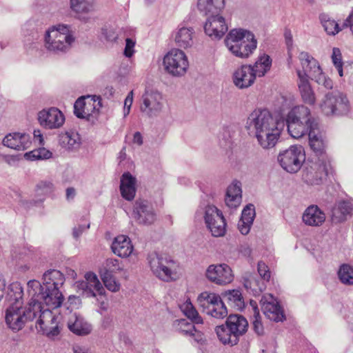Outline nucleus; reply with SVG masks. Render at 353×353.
Instances as JSON below:
<instances>
[{
    "label": "nucleus",
    "mask_w": 353,
    "mask_h": 353,
    "mask_svg": "<svg viewBox=\"0 0 353 353\" xmlns=\"http://www.w3.org/2000/svg\"><path fill=\"white\" fill-rule=\"evenodd\" d=\"M285 125L283 119L274 118L267 109H256L248 116L246 128L254 133L259 145L264 149L273 148Z\"/></svg>",
    "instance_id": "nucleus-1"
},
{
    "label": "nucleus",
    "mask_w": 353,
    "mask_h": 353,
    "mask_svg": "<svg viewBox=\"0 0 353 353\" xmlns=\"http://www.w3.org/2000/svg\"><path fill=\"white\" fill-rule=\"evenodd\" d=\"M12 288H15L14 302L6 311V322L8 326L12 330L19 331L29 321L37 318V311L34 304L30 301L26 307H22L23 290L19 285Z\"/></svg>",
    "instance_id": "nucleus-2"
},
{
    "label": "nucleus",
    "mask_w": 353,
    "mask_h": 353,
    "mask_svg": "<svg viewBox=\"0 0 353 353\" xmlns=\"http://www.w3.org/2000/svg\"><path fill=\"white\" fill-rule=\"evenodd\" d=\"M228 50L236 57L249 58L257 47V40L250 30L243 28L231 30L225 39Z\"/></svg>",
    "instance_id": "nucleus-3"
},
{
    "label": "nucleus",
    "mask_w": 353,
    "mask_h": 353,
    "mask_svg": "<svg viewBox=\"0 0 353 353\" xmlns=\"http://www.w3.org/2000/svg\"><path fill=\"white\" fill-rule=\"evenodd\" d=\"M27 285L28 293L31 296L30 302L34 304L37 312L44 307L43 303L50 310L61 306L63 296L59 289L43 288L37 280H30Z\"/></svg>",
    "instance_id": "nucleus-4"
},
{
    "label": "nucleus",
    "mask_w": 353,
    "mask_h": 353,
    "mask_svg": "<svg viewBox=\"0 0 353 353\" xmlns=\"http://www.w3.org/2000/svg\"><path fill=\"white\" fill-rule=\"evenodd\" d=\"M74 41L68 26L59 24L49 28L44 35V47L50 52L59 54L67 52Z\"/></svg>",
    "instance_id": "nucleus-5"
},
{
    "label": "nucleus",
    "mask_w": 353,
    "mask_h": 353,
    "mask_svg": "<svg viewBox=\"0 0 353 353\" xmlns=\"http://www.w3.org/2000/svg\"><path fill=\"white\" fill-rule=\"evenodd\" d=\"M148 260L151 271L159 279L170 282L178 279L176 263L169 256L153 252L148 255Z\"/></svg>",
    "instance_id": "nucleus-6"
},
{
    "label": "nucleus",
    "mask_w": 353,
    "mask_h": 353,
    "mask_svg": "<svg viewBox=\"0 0 353 353\" xmlns=\"http://www.w3.org/2000/svg\"><path fill=\"white\" fill-rule=\"evenodd\" d=\"M196 217L203 216L208 229L215 237L223 236L226 232V222L222 214L216 206L208 205L200 208L196 212Z\"/></svg>",
    "instance_id": "nucleus-7"
},
{
    "label": "nucleus",
    "mask_w": 353,
    "mask_h": 353,
    "mask_svg": "<svg viewBox=\"0 0 353 353\" xmlns=\"http://www.w3.org/2000/svg\"><path fill=\"white\" fill-rule=\"evenodd\" d=\"M320 107L326 116H344L350 111V104L347 96L339 92L325 94Z\"/></svg>",
    "instance_id": "nucleus-8"
},
{
    "label": "nucleus",
    "mask_w": 353,
    "mask_h": 353,
    "mask_svg": "<svg viewBox=\"0 0 353 353\" xmlns=\"http://www.w3.org/2000/svg\"><path fill=\"white\" fill-rule=\"evenodd\" d=\"M163 65L165 71L174 77L184 76L189 68L188 58L181 49L173 48L163 57Z\"/></svg>",
    "instance_id": "nucleus-9"
},
{
    "label": "nucleus",
    "mask_w": 353,
    "mask_h": 353,
    "mask_svg": "<svg viewBox=\"0 0 353 353\" xmlns=\"http://www.w3.org/2000/svg\"><path fill=\"white\" fill-rule=\"evenodd\" d=\"M197 301L203 311L214 318L223 319L228 315L227 307L221 296L215 293L203 292L199 295Z\"/></svg>",
    "instance_id": "nucleus-10"
},
{
    "label": "nucleus",
    "mask_w": 353,
    "mask_h": 353,
    "mask_svg": "<svg viewBox=\"0 0 353 353\" xmlns=\"http://www.w3.org/2000/svg\"><path fill=\"white\" fill-rule=\"evenodd\" d=\"M305 159L304 150L301 145H292L278 155L279 164L283 170L290 173L297 172Z\"/></svg>",
    "instance_id": "nucleus-11"
},
{
    "label": "nucleus",
    "mask_w": 353,
    "mask_h": 353,
    "mask_svg": "<svg viewBox=\"0 0 353 353\" xmlns=\"http://www.w3.org/2000/svg\"><path fill=\"white\" fill-rule=\"evenodd\" d=\"M331 170L330 162L327 159L318 158L306 168L303 178L311 185H318L326 179Z\"/></svg>",
    "instance_id": "nucleus-12"
},
{
    "label": "nucleus",
    "mask_w": 353,
    "mask_h": 353,
    "mask_svg": "<svg viewBox=\"0 0 353 353\" xmlns=\"http://www.w3.org/2000/svg\"><path fill=\"white\" fill-rule=\"evenodd\" d=\"M132 216L139 225H150L157 219V214L152 205L147 200L139 199L135 201Z\"/></svg>",
    "instance_id": "nucleus-13"
},
{
    "label": "nucleus",
    "mask_w": 353,
    "mask_h": 353,
    "mask_svg": "<svg viewBox=\"0 0 353 353\" xmlns=\"http://www.w3.org/2000/svg\"><path fill=\"white\" fill-rule=\"evenodd\" d=\"M205 275L210 282L218 285H225L234 279L231 268L225 263L210 265Z\"/></svg>",
    "instance_id": "nucleus-14"
},
{
    "label": "nucleus",
    "mask_w": 353,
    "mask_h": 353,
    "mask_svg": "<svg viewBox=\"0 0 353 353\" xmlns=\"http://www.w3.org/2000/svg\"><path fill=\"white\" fill-rule=\"evenodd\" d=\"M163 98L160 92L146 90L141 98V112L149 117L157 116L163 108Z\"/></svg>",
    "instance_id": "nucleus-15"
},
{
    "label": "nucleus",
    "mask_w": 353,
    "mask_h": 353,
    "mask_svg": "<svg viewBox=\"0 0 353 353\" xmlns=\"http://www.w3.org/2000/svg\"><path fill=\"white\" fill-rule=\"evenodd\" d=\"M85 280L78 281L75 283L77 291L86 297H96L103 295L105 290L97 276L93 272H87L84 276Z\"/></svg>",
    "instance_id": "nucleus-16"
},
{
    "label": "nucleus",
    "mask_w": 353,
    "mask_h": 353,
    "mask_svg": "<svg viewBox=\"0 0 353 353\" xmlns=\"http://www.w3.org/2000/svg\"><path fill=\"white\" fill-rule=\"evenodd\" d=\"M37 316L39 319L37 321V327L38 328L39 326L43 334L49 337H53L59 334V316L54 314L50 309L41 307V311L37 312Z\"/></svg>",
    "instance_id": "nucleus-17"
},
{
    "label": "nucleus",
    "mask_w": 353,
    "mask_h": 353,
    "mask_svg": "<svg viewBox=\"0 0 353 353\" xmlns=\"http://www.w3.org/2000/svg\"><path fill=\"white\" fill-rule=\"evenodd\" d=\"M38 121L46 129H58L63 125L65 117L58 108L52 107L39 112Z\"/></svg>",
    "instance_id": "nucleus-18"
},
{
    "label": "nucleus",
    "mask_w": 353,
    "mask_h": 353,
    "mask_svg": "<svg viewBox=\"0 0 353 353\" xmlns=\"http://www.w3.org/2000/svg\"><path fill=\"white\" fill-rule=\"evenodd\" d=\"M224 17L219 14L210 16L204 25L205 33L212 39H220L228 31Z\"/></svg>",
    "instance_id": "nucleus-19"
},
{
    "label": "nucleus",
    "mask_w": 353,
    "mask_h": 353,
    "mask_svg": "<svg viewBox=\"0 0 353 353\" xmlns=\"http://www.w3.org/2000/svg\"><path fill=\"white\" fill-rule=\"evenodd\" d=\"M261 309L265 316L271 321H282L285 318L278 301L270 294H265L261 299Z\"/></svg>",
    "instance_id": "nucleus-20"
},
{
    "label": "nucleus",
    "mask_w": 353,
    "mask_h": 353,
    "mask_svg": "<svg viewBox=\"0 0 353 353\" xmlns=\"http://www.w3.org/2000/svg\"><path fill=\"white\" fill-rule=\"evenodd\" d=\"M252 65H242L234 70L232 74V82L239 89L250 87L255 81L256 77Z\"/></svg>",
    "instance_id": "nucleus-21"
},
{
    "label": "nucleus",
    "mask_w": 353,
    "mask_h": 353,
    "mask_svg": "<svg viewBox=\"0 0 353 353\" xmlns=\"http://www.w3.org/2000/svg\"><path fill=\"white\" fill-rule=\"evenodd\" d=\"M299 59L302 67V74L307 79L310 78L314 80L318 75H320L322 69L319 63L307 52H301L299 54Z\"/></svg>",
    "instance_id": "nucleus-22"
},
{
    "label": "nucleus",
    "mask_w": 353,
    "mask_h": 353,
    "mask_svg": "<svg viewBox=\"0 0 353 353\" xmlns=\"http://www.w3.org/2000/svg\"><path fill=\"white\" fill-rule=\"evenodd\" d=\"M3 144L16 150H25L31 145V137L26 133H10L3 139Z\"/></svg>",
    "instance_id": "nucleus-23"
},
{
    "label": "nucleus",
    "mask_w": 353,
    "mask_h": 353,
    "mask_svg": "<svg viewBox=\"0 0 353 353\" xmlns=\"http://www.w3.org/2000/svg\"><path fill=\"white\" fill-rule=\"evenodd\" d=\"M174 41L179 49H188L194 46L195 31L192 27H179L173 34Z\"/></svg>",
    "instance_id": "nucleus-24"
},
{
    "label": "nucleus",
    "mask_w": 353,
    "mask_h": 353,
    "mask_svg": "<svg viewBox=\"0 0 353 353\" xmlns=\"http://www.w3.org/2000/svg\"><path fill=\"white\" fill-rule=\"evenodd\" d=\"M67 325L68 329L76 335H87L92 331V325L77 313L70 314Z\"/></svg>",
    "instance_id": "nucleus-25"
},
{
    "label": "nucleus",
    "mask_w": 353,
    "mask_h": 353,
    "mask_svg": "<svg viewBox=\"0 0 353 353\" xmlns=\"http://www.w3.org/2000/svg\"><path fill=\"white\" fill-rule=\"evenodd\" d=\"M325 218V214L316 205L308 206L302 216L303 222L307 225L313 227L322 225Z\"/></svg>",
    "instance_id": "nucleus-26"
},
{
    "label": "nucleus",
    "mask_w": 353,
    "mask_h": 353,
    "mask_svg": "<svg viewBox=\"0 0 353 353\" xmlns=\"http://www.w3.org/2000/svg\"><path fill=\"white\" fill-rule=\"evenodd\" d=\"M285 123L289 134L294 139L301 138L307 134L309 135V132L312 130H316L318 125L317 122L307 123L288 119H286Z\"/></svg>",
    "instance_id": "nucleus-27"
},
{
    "label": "nucleus",
    "mask_w": 353,
    "mask_h": 353,
    "mask_svg": "<svg viewBox=\"0 0 353 353\" xmlns=\"http://www.w3.org/2000/svg\"><path fill=\"white\" fill-rule=\"evenodd\" d=\"M111 249L118 256L126 258L132 254L133 245L128 236L119 235L113 240Z\"/></svg>",
    "instance_id": "nucleus-28"
},
{
    "label": "nucleus",
    "mask_w": 353,
    "mask_h": 353,
    "mask_svg": "<svg viewBox=\"0 0 353 353\" xmlns=\"http://www.w3.org/2000/svg\"><path fill=\"white\" fill-rule=\"evenodd\" d=\"M353 205L347 201L336 202L332 209V220L334 223H341L347 220V216L351 215Z\"/></svg>",
    "instance_id": "nucleus-29"
},
{
    "label": "nucleus",
    "mask_w": 353,
    "mask_h": 353,
    "mask_svg": "<svg viewBox=\"0 0 353 353\" xmlns=\"http://www.w3.org/2000/svg\"><path fill=\"white\" fill-rule=\"evenodd\" d=\"M136 178L130 172H124L121 177L120 191L121 196L128 201L132 200L136 194Z\"/></svg>",
    "instance_id": "nucleus-30"
},
{
    "label": "nucleus",
    "mask_w": 353,
    "mask_h": 353,
    "mask_svg": "<svg viewBox=\"0 0 353 353\" xmlns=\"http://www.w3.org/2000/svg\"><path fill=\"white\" fill-rule=\"evenodd\" d=\"M309 143L311 149L319 158L327 159L325 154V142L319 132V128L309 132Z\"/></svg>",
    "instance_id": "nucleus-31"
},
{
    "label": "nucleus",
    "mask_w": 353,
    "mask_h": 353,
    "mask_svg": "<svg viewBox=\"0 0 353 353\" xmlns=\"http://www.w3.org/2000/svg\"><path fill=\"white\" fill-rule=\"evenodd\" d=\"M296 72L299 77L298 86L302 99L307 104L314 105L316 98L309 80L302 74L301 70H297Z\"/></svg>",
    "instance_id": "nucleus-32"
},
{
    "label": "nucleus",
    "mask_w": 353,
    "mask_h": 353,
    "mask_svg": "<svg viewBox=\"0 0 353 353\" xmlns=\"http://www.w3.org/2000/svg\"><path fill=\"white\" fill-rule=\"evenodd\" d=\"M95 110L94 101H86L84 97L79 98L74 104V113L78 118L88 119Z\"/></svg>",
    "instance_id": "nucleus-33"
},
{
    "label": "nucleus",
    "mask_w": 353,
    "mask_h": 353,
    "mask_svg": "<svg viewBox=\"0 0 353 353\" xmlns=\"http://www.w3.org/2000/svg\"><path fill=\"white\" fill-rule=\"evenodd\" d=\"M225 323L230 327V332L236 335L239 339L240 336L246 332L248 327L247 320L239 314L230 315Z\"/></svg>",
    "instance_id": "nucleus-34"
},
{
    "label": "nucleus",
    "mask_w": 353,
    "mask_h": 353,
    "mask_svg": "<svg viewBox=\"0 0 353 353\" xmlns=\"http://www.w3.org/2000/svg\"><path fill=\"white\" fill-rule=\"evenodd\" d=\"M65 278L63 274L59 270H50L43 275V288L59 289L63 284Z\"/></svg>",
    "instance_id": "nucleus-35"
},
{
    "label": "nucleus",
    "mask_w": 353,
    "mask_h": 353,
    "mask_svg": "<svg viewBox=\"0 0 353 353\" xmlns=\"http://www.w3.org/2000/svg\"><path fill=\"white\" fill-rule=\"evenodd\" d=\"M225 0H198L197 8L203 14H219L225 7Z\"/></svg>",
    "instance_id": "nucleus-36"
},
{
    "label": "nucleus",
    "mask_w": 353,
    "mask_h": 353,
    "mask_svg": "<svg viewBox=\"0 0 353 353\" xmlns=\"http://www.w3.org/2000/svg\"><path fill=\"white\" fill-rule=\"evenodd\" d=\"M287 119L295 121L312 123L316 122L310 114V110L304 105H298L294 107L288 114Z\"/></svg>",
    "instance_id": "nucleus-37"
},
{
    "label": "nucleus",
    "mask_w": 353,
    "mask_h": 353,
    "mask_svg": "<svg viewBox=\"0 0 353 353\" xmlns=\"http://www.w3.org/2000/svg\"><path fill=\"white\" fill-rule=\"evenodd\" d=\"M59 143L62 148L67 150H74L79 148L81 139L76 132H65L59 135Z\"/></svg>",
    "instance_id": "nucleus-38"
},
{
    "label": "nucleus",
    "mask_w": 353,
    "mask_h": 353,
    "mask_svg": "<svg viewBox=\"0 0 353 353\" xmlns=\"http://www.w3.org/2000/svg\"><path fill=\"white\" fill-rule=\"evenodd\" d=\"M272 65V59L268 54H263L259 56L252 68L254 72V74L256 77H263L270 70Z\"/></svg>",
    "instance_id": "nucleus-39"
},
{
    "label": "nucleus",
    "mask_w": 353,
    "mask_h": 353,
    "mask_svg": "<svg viewBox=\"0 0 353 353\" xmlns=\"http://www.w3.org/2000/svg\"><path fill=\"white\" fill-rule=\"evenodd\" d=\"M215 332L219 341L224 345L232 346L239 342V339L236 335L230 332V327L226 324L216 326Z\"/></svg>",
    "instance_id": "nucleus-40"
},
{
    "label": "nucleus",
    "mask_w": 353,
    "mask_h": 353,
    "mask_svg": "<svg viewBox=\"0 0 353 353\" xmlns=\"http://www.w3.org/2000/svg\"><path fill=\"white\" fill-rule=\"evenodd\" d=\"M96 0H70L72 11L77 14H85L92 12Z\"/></svg>",
    "instance_id": "nucleus-41"
},
{
    "label": "nucleus",
    "mask_w": 353,
    "mask_h": 353,
    "mask_svg": "<svg viewBox=\"0 0 353 353\" xmlns=\"http://www.w3.org/2000/svg\"><path fill=\"white\" fill-rule=\"evenodd\" d=\"M223 296L229 304L236 310H241L244 307V300L239 290H229L223 294Z\"/></svg>",
    "instance_id": "nucleus-42"
},
{
    "label": "nucleus",
    "mask_w": 353,
    "mask_h": 353,
    "mask_svg": "<svg viewBox=\"0 0 353 353\" xmlns=\"http://www.w3.org/2000/svg\"><path fill=\"white\" fill-rule=\"evenodd\" d=\"M181 311L192 321V323L196 324L203 323V319L199 316L198 312L193 306L190 300H187L179 305Z\"/></svg>",
    "instance_id": "nucleus-43"
},
{
    "label": "nucleus",
    "mask_w": 353,
    "mask_h": 353,
    "mask_svg": "<svg viewBox=\"0 0 353 353\" xmlns=\"http://www.w3.org/2000/svg\"><path fill=\"white\" fill-rule=\"evenodd\" d=\"M181 311L192 321V323L196 324L203 323V319L199 316L198 312L193 306L190 300H187L179 305Z\"/></svg>",
    "instance_id": "nucleus-44"
},
{
    "label": "nucleus",
    "mask_w": 353,
    "mask_h": 353,
    "mask_svg": "<svg viewBox=\"0 0 353 353\" xmlns=\"http://www.w3.org/2000/svg\"><path fill=\"white\" fill-rule=\"evenodd\" d=\"M340 281L346 285H353V267L348 264H343L338 271Z\"/></svg>",
    "instance_id": "nucleus-45"
},
{
    "label": "nucleus",
    "mask_w": 353,
    "mask_h": 353,
    "mask_svg": "<svg viewBox=\"0 0 353 353\" xmlns=\"http://www.w3.org/2000/svg\"><path fill=\"white\" fill-rule=\"evenodd\" d=\"M320 20L325 32L330 35H335L340 31L339 24L333 19H331L327 14L320 15Z\"/></svg>",
    "instance_id": "nucleus-46"
},
{
    "label": "nucleus",
    "mask_w": 353,
    "mask_h": 353,
    "mask_svg": "<svg viewBox=\"0 0 353 353\" xmlns=\"http://www.w3.org/2000/svg\"><path fill=\"white\" fill-rule=\"evenodd\" d=\"M51 157L52 152L44 148L33 150L25 154L26 159L30 161L48 159Z\"/></svg>",
    "instance_id": "nucleus-47"
},
{
    "label": "nucleus",
    "mask_w": 353,
    "mask_h": 353,
    "mask_svg": "<svg viewBox=\"0 0 353 353\" xmlns=\"http://www.w3.org/2000/svg\"><path fill=\"white\" fill-rule=\"evenodd\" d=\"M101 279L106 288L113 292H118L121 284L117 281L113 274L109 273H101Z\"/></svg>",
    "instance_id": "nucleus-48"
},
{
    "label": "nucleus",
    "mask_w": 353,
    "mask_h": 353,
    "mask_svg": "<svg viewBox=\"0 0 353 353\" xmlns=\"http://www.w3.org/2000/svg\"><path fill=\"white\" fill-rule=\"evenodd\" d=\"M122 270L123 267L121 265L119 260L110 258L105 261L103 268L101 270V273H109L110 274H112Z\"/></svg>",
    "instance_id": "nucleus-49"
},
{
    "label": "nucleus",
    "mask_w": 353,
    "mask_h": 353,
    "mask_svg": "<svg viewBox=\"0 0 353 353\" xmlns=\"http://www.w3.org/2000/svg\"><path fill=\"white\" fill-rule=\"evenodd\" d=\"M194 323H190L185 319H179L176 322V327L177 330L183 334L184 335L189 336L190 334H192L194 330Z\"/></svg>",
    "instance_id": "nucleus-50"
},
{
    "label": "nucleus",
    "mask_w": 353,
    "mask_h": 353,
    "mask_svg": "<svg viewBox=\"0 0 353 353\" xmlns=\"http://www.w3.org/2000/svg\"><path fill=\"white\" fill-rule=\"evenodd\" d=\"M250 304L252 305L254 310V321L253 329L258 335H261L263 333V327L260 321L259 311L257 308L256 302L251 301Z\"/></svg>",
    "instance_id": "nucleus-51"
},
{
    "label": "nucleus",
    "mask_w": 353,
    "mask_h": 353,
    "mask_svg": "<svg viewBox=\"0 0 353 353\" xmlns=\"http://www.w3.org/2000/svg\"><path fill=\"white\" fill-rule=\"evenodd\" d=\"M54 186L50 181H43L37 185V193L39 195L48 196L53 193Z\"/></svg>",
    "instance_id": "nucleus-52"
},
{
    "label": "nucleus",
    "mask_w": 353,
    "mask_h": 353,
    "mask_svg": "<svg viewBox=\"0 0 353 353\" xmlns=\"http://www.w3.org/2000/svg\"><path fill=\"white\" fill-rule=\"evenodd\" d=\"M255 215L256 213L254 205L249 204L243 210L240 220L253 223Z\"/></svg>",
    "instance_id": "nucleus-53"
},
{
    "label": "nucleus",
    "mask_w": 353,
    "mask_h": 353,
    "mask_svg": "<svg viewBox=\"0 0 353 353\" xmlns=\"http://www.w3.org/2000/svg\"><path fill=\"white\" fill-rule=\"evenodd\" d=\"M241 197V195L238 194L225 195V204L230 208H236L240 205Z\"/></svg>",
    "instance_id": "nucleus-54"
},
{
    "label": "nucleus",
    "mask_w": 353,
    "mask_h": 353,
    "mask_svg": "<svg viewBox=\"0 0 353 353\" xmlns=\"http://www.w3.org/2000/svg\"><path fill=\"white\" fill-rule=\"evenodd\" d=\"M135 41L130 38L125 39V46L124 48L123 54L128 57L130 58L134 53Z\"/></svg>",
    "instance_id": "nucleus-55"
},
{
    "label": "nucleus",
    "mask_w": 353,
    "mask_h": 353,
    "mask_svg": "<svg viewBox=\"0 0 353 353\" xmlns=\"http://www.w3.org/2000/svg\"><path fill=\"white\" fill-rule=\"evenodd\" d=\"M319 84L323 85L327 89H332L333 86L332 81L327 78L323 72H321L320 75H318L316 78L314 79Z\"/></svg>",
    "instance_id": "nucleus-56"
},
{
    "label": "nucleus",
    "mask_w": 353,
    "mask_h": 353,
    "mask_svg": "<svg viewBox=\"0 0 353 353\" xmlns=\"http://www.w3.org/2000/svg\"><path fill=\"white\" fill-rule=\"evenodd\" d=\"M241 184L238 181H234L230 185L228 188L226 195H241Z\"/></svg>",
    "instance_id": "nucleus-57"
},
{
    "label": "nucleus",
    "mask_w": 353,
    "mask_h": 353,
    "mask_svg": "<svg viewBox=\"0 0 353 353\" xmlns=\"http://www.w3.org/2000/svg\"><path fill=\"white\" fill-rule=\"evenodd\" d=\"M258 272L261 278L265 281H269L270 278V272L268 267L264 262L260 261L258 263Z\"/></svg>",
    "instance_id": "nucleus-58"
},
{
    "label": "nucleus",
    "mask_w": 353,
    "mask_h": 353,
    "mask_svg": "<svg viewBox=\"0 0 353 353\" xmlns=\"http://www.w3.org/2000/svg\"><path fill=\"white\" fill-rule=\"evenodd\" d=\"M243 285L246 289H250L252 291L256 292L258 289L261 290V288H257L258 283L256 279L252 276H250L248 278L245 279Z\"/></svg>",
    "instance_id": "nucleus-59"
},
{
    "label": "nucleus",
    "mask_w": 353,
    "mask_h": 353,
    "mask_svg": "<svg viewBox=\"0 0 353 353\" xmlns=\"http://www.w3.org/2000/svg\"><path fill=\"white\" fill-rule=\"evenodd\" d=\"M332 61L335 67L337 65H343L342 54L341 50L338 48L332 49Z\"/></svg>",
    "instance_id": "nucleus-60"
},
{
    "label": "nucleus",
    "mask_w": 353,
    "mask_h": 353,
    "mask_svg": "<svg viewBox=\"0 0 353 353\" xmlns=\"http://www.w3.org/2000/svg\"><path fill=\"white\" fill-rule=\"evenodd\" d=\"M90 228V223L86 225H79L74 227L72 231V236L74 239H78L83 232Z\"/></svg>",
    "instance_id": "nucleus-61"
},
{
    "label": "nucleus",
    "mask_w": 353,
    "mask_h": 353,
    "mask_svg": "<svg viewBox=\"0 0 353 353\" xmlns=\"http://www.w3.org/2000/svg\"><path fill=\"white\" fill-rule=\"evenodd\" d=\"M133 102V91H130L124 101V116L130 113V108Z\"/></svg>",
    "instance_id": "nucleus-62"
},
{
    "label": "nucleus",
    "mask_w": 353,
    "mask_h": 353,
    "mask_svg": "<svg viewBox=\"0 0 353 353\" xmlns=\"http://www.w3.org/2000/svg\"><path fill=\"white\" fill-rule=\"evenodd\" d=\"M252 225V223H248L247 221L239 220L238 223V228L242 234L246 235L249 233Z\"/></svg>",
    "instance_id": "nucleus-63"
},
{
    "label": "nucleus",
    "mask_w": 353,
    "mask_h": 353,
    "mask_svg": "<svg viewBox=\"0 0 353 353\" xmlns=\"http://www.w3.org/2000/svg\"><path fill=\"white\" fill-rule=\"evenodd\" d=\"M103 34L108 41H116L118 36L112 30H103Z\"/></svg>",
    "instance_id": "nucleus-64"
}]
</instances>
